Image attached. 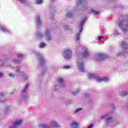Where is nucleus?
<instances>
[{
    "mask_svg": "<svg viewBox=\"0 0 128 128\" xmlns=\"http://www.w3.org/2000/svg\"><path fill=\"white\" fill-rule=\"evenodd\" d=\"M107 124H110V122H112V118H108L106 120Z\"/></svg>",
    "mask_w": 128,
    "mask_h": 128,
    "instance_id": "nucleus-16",
    "label": "nucleus"
},
{
    "mask_svg": "<svg viewBox=\"0 0 128 128\" xmlns=\"http://www.w3.org/2000/svg\"><path fill=\"white\" fill-rule=\"evenodd\" d=\"M102 118H104V117H102Z\"/></svg>",
    "mask_w": 128,
    "mask_h": 128,
    "instance_id": "nucleus-41",
    "label": "nucleus"
},
{
    "mask_svg": "<svg viewBox=\"0 0 128 128\" xmlns=\"http://www.w3.org/2000/svg\"><path fill=\"white\" fill-rule=\"evenodd\" d=\"M86 4V0H78L76 2V6H80V4Z\"/></svg>",
    "mask_w": 128,
    "mask_h": 128,
    "instance_id": "nucleus-9",
    "label": "nucleus"
},
{
    "mask_svg": "<svg viewBox=\"0 0 128 128\" xmlns=\"http://www.w3.org/2000/svg\"><path fill=\"white\" fill-rule=\"evenodd\" d=\"M77 64H78V62H77Z\"/></svg>",
    "mask_w": 128,
    "mask_h": 128,
    "instance_id": "nucleus-38",
    "label": "nucleus"
},
{
    "mask_svg": "<svg viewBox=\"0 0 128 128\" xmlns=\"http://www.w3.org/2000/svg\"><path fill=\"white\" fill-rule=\"evenodd\" d=\"M2 76V73L0 72V78Z\"/></svg>",
    "mask_w": 128,
    "mask_h": 128,
    "instance_id": "nucleus-34",
    "label": "nucleus"
},
{
    "mask_svg": "<svg viewBox=\"0 0 128 128\" xmlns=\"http://www.w3.org/2000/svg\"><path fill=\"white\" fill-rule=\"evenodd\" d=\"M82 56V58H86V56H90V52H88V49L84 50Z\"/></svg>",
    "mask_w": 128,
    "mask_h": 128,
    "instance_id": "nucleus-6",
    "label": "nucleus"
},
{
    "mask_svg": "<svg viewBox=\"0 0 128 128\" xmlns=\"http://www.w3.org/2000/svg\"><path fill=\"white\" fill-rule=\"evenodd\" d=\"M71 126L72 128H78V124L76 122H73L71 124Z\"/></svg>",
    "mask_w": 128,
    "mask_h": 128,
    "instance_id": "nucleus-12",
    "label": "nucleus"
},
{
    "mask_svg": "<svg viewBox=\"0 0 128 128\" xmlns=\"http://www.w3.org/2000/svg\"><path fill=\"white\" fill-rule=\"evenodd\" d=\"M0 30H1L2 32H6V30L4 28H0Z\"/></svg>",
    "mask_w": 128,
    "mask_h": 128,
    "instance_id": "nucleus-21",
    "label": "nucleus"
},
{
    "mask_svg": "<svg viewBox=\"0 0 128 128\" xmlns=\"http://www.w3.org/2000/svg\"><path fill=\"white\" fill-rule=\"evenodd\" d=\"M40 128H60V125L56 122L53 121L51 122L50 126L48 125H40L38 126Z\"/></svg>",
    "mask_w": 128,
    "mask_h": 128,
    "instance_id": "nucleus-1",
    "label": "nucleus"
},
{
    "mask_svg": "<svg viewBox=\"0 0 128 128\" xmlns=\"http://www.w3.org/2000/svg\"><path fill=\"white\" fill-rule=\"evenodd\" d=\"M72 50L70 49H66L64 52V58L66 60H69V58H72Z\"/></svg>",
    "mask_w": 128,
    "mask_h": 128,
    "instance_id": "nucleus-4",
    "label": "nucleus"
},
{
    "mask_svg": "<svg viewBox=\"0 0 128 128\" xmlns=\"http://www.w3.org/2000/svg\"><path fill=\"white\" fill-rule=\"evenodd\" d=\"M6 112H8V109H6Z\"/></svg>",
    "mask_w": 128,
    "mask_h": 128,
    "instance_id": "nucleus-37",
    "label": "nucleus"
},
{
    "mask_svg": "<svg viewBox=\"0 0 128 128\" xmlns=\"http://www.w3.org/2000/svg\"><path fill=\"white\" fill-rule=\"evenodd\" d=\"M79 70L80 72H84V62H82L79 64Z\"/></svg>",
    "mask_w": 128,
    "mask_h": 128,
    "instance_id": "nucleus-10",
    "label": "nucleus"
},
{
    "mask_svg": "<svg viewBox=\"0 0 128 128\" xmlns=\"http://www.w3.org/2000/svg\"><path fill=\"white\" fill-rule=\"evenodd\" d=\"M38 22H39V23H38V24H42V22H40V18H38Z\"/></svg>",
    "mask_w": 128,
    "mask_h": 128,
    "instance_id": "nucleus-26",
    "label": "nucleus"
},
{
    "mask_svg": "<svg viewBox=\"0 0 128 128\" xmlns=\"http://www.w3.org/2000/svg\"><path fill=\"white\" fill-rule=\"evenodd\" d=\"M128 92H122L121 94V96H126V94H128Z\"/></svg>",
    "mask_w": 128,
    "mask_h": 128,
    "instance_id": "nucleus-17",
    "label": "nucleus"
},
{
    "mask_svg": "<svg viewBox=\"0 0 128 128\" xmlns=\"http://www.w3.org/2000/svg\"><path fill=\"white\" fill-rule=\"evenodd\" d=\"M39 60H40V62H42V63L44 62V57H42V56L39 57Z\"/></svg>",
    "mask_w": 128,
    "mask_h": 128,
    "instance_id": "nucleus-15",
    "label": "nucleus"
},
{
    "mask_svg": "<svg viewBox=\"0 0 128 128\" xmlns=\"http://www.w3.org/2000/svg\"><path fill=\"white\" fill-rule=\"evenodd\" d=\"M84 22L82 21L80 24L79 26V33H77L75 36V38L76 40H80V32H82V26H84Z\"/></svg>",
    "mask_w": 128,
    "mask_h": 128,
    "instance_id": "nucleus-3",
    "label": "nucleus"
},
{
    "mask_svg": "<svg viewBox=\"0 0 128 128\" xmlns=\"http://www.w3.org/2000/svg\"><path fill=\"white\" fill-rule=\"evenodd\" d=\"M92 76H94V75H93V74H90V75H89V77H90V78H92Z\"/></svg>",
    "mask_w": 128,
    "mask_h": 128,
    "instance_id": "nucleus-31",
    "label": "nucleus"
},
{
    "mask_svg": "<svg viewBox=\"0 0 128 128\" xmlns=\"http://www.w3.org/2000/svg\"><path fill=\"white\" fill-rule=\"evenodd\" d=\"M9 76H10L11 78H12V76H14L12 74H9Z\"/></svg>",
    "mask_w": 128,
    "mask_h": 128,
    "instance_id": "nucleus-29",
    "label": "nucleus"
},
{
    "mask_svg": "<svg viewBox=\"0 0 128 128\" xmlns=\"http://www.w3.org/2000/svg\"><path fill=\"white\" fill-rule=\"evenodd\" d=\"M16 72H20V68L17 69V70H16Z\"/></svg>",
    "mask_w": 128,
    "mask_h": 128,
    "instance_id": "nucleus-35",
    "label": "nucleus"
},
{
    "mask_svg": "<svg viewBox=\"0 0 128 128\" xmlns=\"http://www.w3.org/2000/svg\"><path fill=\"white\" fill-rule=\"evenodd\" d=\"M28 84H26L25 86V88H24V90H23V92H26V90H28Z\"/></svg>",
    "mask_w": 128,
    "mask_h": 128,
    "instance_id": "nucleus-22",
    "label": "nucleus"
},
{
    "mask_svg": "<svg viewBox=\"0 0 128 128\" xmlns=\"http://www.w3.org/2000/svg\"><path fill=\"white\" fill-rule=\"evenodd\" d=\"M103 38V36H98V40H100Z\"/></svg>",
    "mask_w": 128,
    "mask_h": 128,
    "instance_id": "nucleus-27",
    "label": "nucleus"
},
{
    "mask_svg": "<svg viewBox=\"0 0 128 128\" xmlns=\"http://www.w3.org/2000/svg\"><path fill=\"white\" fill-rule=\"evenodd\" d=\"M4 96V93H0V96Z\"/></svg>",
    "mask_w": 128,
    "mask_h": 128,
    "instance_id": "nucleus-32",
    "label": "nucleus"
},
{
    "mask_svg": "<svg viewBox=\"0 0 128 128\" xmlns=\"http://www.w3.org/2000/svg\"><path fill=\"white\" fill-rule=\"evenodd\" d=\"M17 68H20V66H17Z\"/></svg>",
    "mask_w": 128,
    "mask_h": 128,
    "instance_id": "nucleus-36",
    "label": "nucleus"
},
{
    "mask_svg": "<svg viewBox=\"0 0 128 128\" xmlns=\"http://www.w3.org/2000/svg\"><path fill=\"white\" fill-rule=\"evenodd\" d=\"M122 16H120V17Z\"/></svg>",
    "mask_w": 128,
    "mask_h": 128,
    "instance_id": "nucleus-40",
    "label": "nucleus"
},
{
    "mask_svg": "<svg viewBox=\"0 0 128 128\" xmlns=\"http://www.w3.org/2000/svg\"><path fill=\"white\" fill-rule=\"evenodd\" d=\"M63 68H64L65 69H68V68H70V66H68V65H66L63 66Z\"/></svg>",
    "mask_w": 128,
    "mask_h": 128,
    "instance_id": "nucleus-23",
    "label": "nucleus"
},
{
    "mask_svg": "<svg viewBox=\"0 0 128 128\" xmlns=\"http://www.w3.org/2000/svg\"><path fill=\"white\" fill-rule=\"evenodd\" d=\"M127 18H128V16H127Z\"/></svg>",
    "mask_w": 128,
    "mask_h": 128,
    "instance_id": "nucleus-39",
    "label": "nucleus"
},
{
    "mask_svg": "<svg viewBox=\"0 0 128 128\" xmlns=\"http://www.w3.org/2000/svg\"><path fill=\"white\" fill-rule=\"evenodd\" d=\"M98 60H104V58H108V56L106 54H98Z\"/></svg>",
    "mask_w": 128,
    "mask_h": 128,
    "instance_id": "nucleus-7",
    "label": "nucleus"
},
{
    "mask_svg": "<svg viewBox=\"0 0 128 128\" xmlns=\"http://www.w3.org/2000/svg\"><path fill=\"white\" fill-rule=\"evenodd\" d=\"M97 82H108V78L107 77H105L104 78H98L96 79Z\"/></svg>",
    "mask_w": 128,
    "mask_h": 128,
    "instance_id": "nucleus-8",
    "label": "nucleus"
},
{
    "mask_svg": "<svg viewBox=\"0 0 128 128\" xmlns=\"http://www.w3.org/2000/svg\"><path fill=\"white\" fill-rule=\"evenodd\" d=\"M45 34H46L47 36V40H51L50 34V31H48V30H46V31L45 32Z\"/></svg>",
    "mask_w": 128,
    "mask_h": 128,
    "instance_id": "nucleus-11",
    "label": "nucleus"
},
{
    "mask_svg": "<svg viewBox=\"0 0 128 128\" xmlns=\"http://www.w3.org/2000/svg\"><path fill=\"white\" fill-rule=\"evenodd\" d=\"M12 62H15L16 64H20V60H14L12 61Z\"/></svg>",
    "mask_w": 128,
    "mask_h": 128,
    "instance_id": "nucleus-14",
    "label": "nucleus"
},
{
    "mask_svg": "<svg viewBox=\"0 0 128 128\" xmlns=\"http://www.w3.org/2000/svg\"><path fill=\"white\" fill-rule=\"evenodd\" d=\"M36 2L38 4H42V0H37Z\"/></svg>",
    "mask_w": 128,
    "mask_h": 128,
    "instance_id": "nucleus-19",
    "label": "nucleus"
},
{
    "mask_svg": "<svg viewBox=\"0 0 128 128\" xmlns=\"http://www.w3.org/2000/svg\"><path fill=\"white\" fill-rule=\"evenodd\" d=\"M59 82H60V84H62V82H64V80L62 78H60Z\"/></svg>",
    "mask_w": 128,
    "mask_h": 128,
    "instance_id": "nucleus-24",
    "label": "nucleus"
},
{
    "mask_svg": "<svg viewBox=\"0 0 128 128\" xmlns=\"http://www.w3.org/2000/svg\"><path fill=\"white\" fill-rule=\"evenodd\" d=\"M39 36H40V38H42V34H39Z\"/></svg>",
    "mask_w": 128,
    "mask_h": 128,
    "instance_id": "nucleus-33",
    "label": "nucleus"
},
{
    "mask_svg": "<svg viewBox=\"0 0 128 128\" xmlns=\"http://www.w3.org/2000/svg\"><path fill=\"white\" fill-rule=\"evenodd\" d=\"M22 122V120H16L14 124L12 127H10V128H16L18 126H20Z\"/></svg>",
    "mask_w": 128,
    "mask_h": 128,
    "instance_id": "nucleus-5",
    "label": "nucleus"
},
{
    "mask_svg": "<svg viewBox=\"0 0 128 128\" xmlns=\"http://www.w3.org/2000/svg\"><path fill=\"white\" fill-rule=\"evenodd\" d=\"M122 46L126 45V42H122Z\"/></svg>",
    "mask_w": 128,
    "mask_h": 128,
    "instance_id": "nucleus-30",
    "label": "nucleus"
},
{
    "mask_svg": "<svg viewBox=\"0 0 128 128\" xmlns=\"http://www.w3.org/2000/svg\"><path fill=\"white\" fill-rule=\"evenodd\" d=\"M91 12L94 14H100V12L98 11L94 10L93 9L91 10Z\"/></svg>",
    "mask_w": 128,
    "mask_h": 128,
    "instance_id": "nucleus-13",
    "label": "nucleus"
},
{
    "mask_svg": "<svg viewBox=\"0 0 128 128\" xmlns=\"http://www.w3.org/2000/svg\"><path fill=\"white\" fill-rule=\"evenodd\" d=\"M18 58H24V54H18Z\"/></svg>",
    "mask_w": 128,
    "mask_h": 128,
    "instance_id": "nucleus-20",
    "label": "nucleus"
},
{
    "mask_svg": "<svg viewBox=\"0 0 128 128\" xmlns=\"http://www.w3.org/2000/svg\"><path fill=\"white\" fill-rule=\"evenodd\" d=\"M82 108H78L76 110V112H80V110H82Z\"/></svg>",
    "mask_w": 128,
    "mask_h": 128,
    "instance_id": "nucleus-25",
    "label": "nucleus"
},
{
    "mask_svg": "<svg viewBox=\"0 0 128 128\" xmlns=\"http://www.w3.org/2000/svg\"><path fill=\"white\" fill-rule=\"evenodd\" d=\"M46 46V44L42 42L40 44V48H44Z\"/></svg>",
    "mask_w": 128,
    "mask_h": 128,
    "instance_id": "nucleus-18",
    "label": "nucleus"
},
{
    "mask_svg": "<svg viewBox=\"0 0 128 128\" xmlns=\"http://www.w3.org/2000/svg\"><path fill=\"white\" fill-rule=\"evenodd\" d=\"M122 24L125 26L126 28H124L123 29V32H127V30H128V20H122L119 22L118 23V25L120 26H122Z\"/></svg>",
    "mask_w": 128,
    "mask_h": 128,
    "instance_id": "nucleus-2",
    "label": "nucleus"
},
{
    "mask_svg": "<svg viewBox=\"0 0 128 128\" xmlns=\"http://www.w3.org/2000/svg\"><path fill=\"white\" fill-rule=\"evenodd\" d=\"M94 128V124H91V125H90V126H89L88 127V128Z\"/></svg>",
    "mask_w": 128,
    "mask_h": 128,
    "instance_id": "nucleus-28",
    "label": "nucleus"
}]
</instances>
